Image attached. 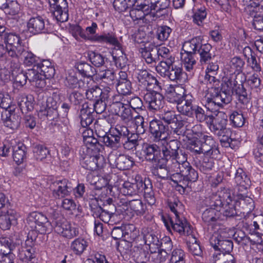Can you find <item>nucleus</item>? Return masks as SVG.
I'll list each match as a JSON object with an SVG mask.
<instances>
[{
  "mask_svg": "<svg viewBox=\"0 0 263 263\" xmlns=\"http://www.w3.org/2000/svg\"><path fill=\"white\" fill-rule=\"evenodd\" d=\"M102 151L100 149H82L80 151L83 167L90 171L101 168L105 164Z\"/></svg>",
  "mask_w": 263,
  "mask_h": 263,
  "instance_id": "nucleus-1",
  "label": "nucleus"
},
{
  "mask_svg": "<svg viewBox=\"0 0 263 263\" xmlns=\"http://www.w3.org/2000/svg\"><path fill=\"white\" fill-rule=\"evenodd\" d=\"M197 48V38L194 37L185 42L180 52L181 60L188 72L193 74L196 71V60L195 57Z\"/></svg>",
  "mask_w": 263,
  "mask_h": 263,
  "instance_id": "nucleus-2",
  "label": "nucleus"
},
{
  "mask_svg": "<svg viewBox=\"0 0 263 263\" xmlns=\"http://www.w3.org/2000/svg\"><path fill=\"white\" fill-rule=\"evenodd\" d=\"M213 117L212 115L204 114L203 110L198 107V121L201 128V133L198 134V146L200 145V148H216L215 143L212 137L202 133L209 128L213 122Z\"/></svg>",
  "mask_w": 263,
  "mask_h": 263,
  "instance_id": "nucleus-3",
  "label": "nucleus"
},
{
  "mask_svg": "<svg viewBox=\"0 0 263 263\" xmlns=\"http://www.w3.org/2000/svg\"><path fill=\"white\" fill-rule=\"evenodd\" d=\"M52 224L55 232L63 237L71 239L79 234L78 229L72 227L70 224L58 212L53 211L51 215Z\"/></svg>",
  "mask_w": 263,
  "mask_h": 263,
  "instance_id": "nucleus-4",
  "label": "nucleus"
},
{
  "mask_svg": "<svg viewBox=\"0 0 263 263\" xmlns=\"http://www.w3.org/2000/svg\"><path fill=\"white\" fill-rule=\"evenodd\" d=\"M162 219L168 231L172 229L180 235H189L193 233L191 226L182 215H176L174 217L163 216Z\"/></svg>",
  "mask_w": 263,
  "mask_h": 263,
  "instance_id": "nucleus-5",
  "label": "nucleus"
},
{
  "mask_svg": "<svg viewBox=\"0 0 263 263\" xmlns=\"http://www.w3.org/2000/svg\"><path fill=\"white\" fill-rule=\"evenodd\" d=\"M27 223L31 229H36L41 234L49 233L52 231L53 227L45 215L36 212H32L29 215L27 218Z\"/></svg>",
  "mask_w": 263,
  "mask_h": 263,
  "instance_id": "nucleus-6",
  "label": "nucleus"
},
{
  "mask_svg": "<svg viewBox=\"0 0 263 263\" xmlns=\"http://www.w3.org/2000/svg\"><path fill=\"white\" fill-rule=\"evenodd\" d=\"M116 132L112 134H105L100 137V142H102L106 146L117 147L120 146L119 143L121 138L125 140L127 136L129 135V132L125 126L117 125L115 128Z\"/></svg>",
  "mask_w": 263,
  "mask_h": 263,
  "instance_id": "nucleus-7",
  "label": "nucleus"
},
{
  "mask_svg": "<svg viewBox=\"0 0 263 263\" xmlns=\"http://www.w3.org/2000/svg\"><path fill=\"white\" fill-rule=\"evenodd\" d=\"M0 42L4 43L9 48V56L13 58L23 50L24 47L20 35L16 33L6 31L1 35Z\"/></svg>",
  "mask_w": 263,
  "mask_h": 263,
  "instance_id": "nucleus-8",
  "label": "nucleus"
},
{
  "mask_svg": "<svg viewBox=\"0 0 263 263\" xmlns=\"http://www.w3.org/2000/svg\"><path fill=\"white\" fill-rule=\"evenodd\" d=\"M39 97H42V100L39 99L37 101V105L41 107L39 116L44 115L50 120H54L60 116L57 110V102L52 97L47 98L43 96Z\"/></svg>",
  "mask_w": 263,
  "mask_h": 263,
  "instance_id": "nucleus-9",
  "label": "nucleus"
},
{
  "mask_svg": "<svg viewBox=\"0 0 263 263\" xmlns=\"http://www.w3.org/2000/svg\"><path fill=\"white\" fill-rule=\"evenodd\" d=\"M149 132L158 142L156 146L160 148V144L164 145L165 139L170 134V127L169 126L163 124L161 120L155 119L149 123Z\"/></svg>",
  "mask_w": 263,
  "mask_h": 263,
  "instance_id": "nucleus-10",
  "label": "nucleus"
},
{
  "mask_svg": "<svg viewBox=\"0 0 263 263\" xmlns=\"http://www.w3.org/2000/svg\"><path fill=\"white\" fill-rule=\"evenodd\" d=\"M245 11L253 17V28L257 30H263V6L256 3H251L245 7Z\"/></svg>",
  "mask_w": 263,
  "mask_h": 263,
  "instance_id": "nucleus-11",
  "label": "nucleus"
},
{
  "mask_svg": "<svg viewBox=\"0 0 263 263\" xmlns=\"http://www.w3.org/2000/svg\"><path fill=\"white\" fill-rule=\"evenodd\" d=\"M139 85L146 92L152 89H161V84L157 79L146 70H140L137 73Z\"/></svg>",
  "mask_w": 263,
  "mask_h": 263,
  "instance_id": "nucleus-12",
  "label": "nucleus"
},
{
  "mask_svg": "<svg viewBox=\"0 0 263 263\" xmlns=\"http://www.w3.org/2000/svg\"><path fill=\"white\" fill-rule=\"evenodd\" d=\"M50 10L56 18L60 22H65L68 20V6L66 0H49Z\"/></svg>",
  "mask_w": 263,
  "mask_h": 263,
  "instance_id": "nucleus-13",
  "label": "nucleus"
},
{
  "mask_svg": "<svg viewBox=\"0 0 263 263\" xmlns=\"http://www.w3.org/2000/svg\"><path fill=\"white\" fill-rule=\"evenodd\" d=\"M21 119L19 110L16 106L11 107L9 111L4 110L2 113V120L5 125L13 130L20 127Z\"/></svg>",
  "mask_w": 263,
  "mask_h": 263,
  "instance_id": "nucleus-14",
  "label": "nucleus"
},
{
  "mask_svg": "<svg viewBox=\"0 0 263 263\" xmlns=\"http://www.w3.org/2000/svg\"><path fill=\"white\" fill-rule=\"evenodd\" d=\"M144 100L148 105V109L153 111L159 110L164 104L163 96L156 90L147 91L144 93Z\"/></svg>",
  "mask_w": 263,
  "mask_h": 263,
  "instance_id": "nucleus-15",
  "label": "nucleus"
},
{
  "mask_svg": "<svg viewBox=\"0 0 263 263\" xmlns=\"http://www.w3.org/2000/svg\"><path fill=\"white\" fill-rule=\"evenodd\" d=\"M97 29L98 25L95 22H92L91 25L87 27L85 30L79 25H76L72 29L73 35L76 39L79 36L84 40L95 42L97 36L98 35V34H96Z\"/></svg>",
  "mask_w": 263,
  "mask_h": 263,
  "instance_id": "nucleus-16",
  "label": "nucleus"
},
{
  "mask_svg": "<svg viewBox=\"0 0 263 263\" xmlns=\"http://www.w3.org/2000/svg\"><path fill=\"white\" fill-rule=\"evenodd\" d=\"M187 95L182 85H170L167 91L166 98L168 102L173 103H180Z\"/></svg>",
  "mask_w": 263,
  "mask_h": 263,
  "instance_id": "nucleus-17",
  "label": "nucleus"
},
{
  "mask_svg": "<svg viewBox=\"0 0 263 263\" xmlns=\"http://www.w3.org/2000/svg\"><path fill=\"white\" fill-rule=\"evenodd\" d=\"M69 184L70 183L66 179L54 182L51 186V187L53 189V196L56 198L60 199L69 195L72 190Z\"/></svg>",
  "mask_w": 263,
  "mask_h": 263,
  "instance_id": "nucleus-18",
  "label": "nucleus"
},
{
  "mask_svg": "<svg viewBox=\"0 0 263 263\" xmlns=\"http://www.w3.org/2000/svg\"><path fill=\"white\" fill-rule=\"evenodd\" d=\"M26 72L28 80L32 86L41 89L46 86V81L39 68H36V65L31 69H28Z\"/></svg>",
  "mask_w": 263,
  "mask_h": 263,
  "instance_id": "nucleus-19",
  "label": "nucleus"
},
{
  "mask_svg": "<svg viewBox=\"0 0 263 263\" xmlns=\"http://www.w3.org/2000/svg\"><path fill=\"white\" fill-rule=\"evenodd\" d=\"M234 179L236 184L235 193L247 192L250 185V180L242 168H239L236 170Z\"/></svg>",
  "mask_w": 263,
  "mask_h": 263,
  "instance_id": "nucleus-20",
  "label": "nucleus"
},
{
  "mask_svg": "<svg viewBox=\"0 0 263 263\" xmlns=\"http://www.w3.org/2000/svg\"><path fill=\"white\" fill-rule=\"evenodd\" d=\"M247 192H236L235 203L238 208H241L245 212L248 213L253 211L255 208L254 202L250 197L246 195Z\"/></svg>",
  "mask_w": 263,
  "mask_h": 263,
  "instance_id": "nucleus-21",
  "label": "nucleus"
},
{
  "mask_svg": "<svg viewBox=\"0 0 263 263\" xmlns=\"http://www.w3.org/2000/svg\"><path fill=\"white\" fill-rule=\"evenodd\" d=\"M219 215V212L217 210L209 208L203 211L202 214V219L205 224L211 226L213 229L221 224Z\"/></svg>",
  "mask_w": 263,
  "mask_h": 263,
  "instance_id": "nucleus-22",
  "label": "nucleus"
},
{
  "mask_svg": "<svg viewBox=\"0 0 263 263\" xmlns=\"http://www.w3.org/2000/svg\"><path fill=\"white\" fill-rule=\"evenodd\" d=\"M210 205L218 208L224 206L228 200L231 201L230 191L228 189L223 188L218 191V195H213L211 199Z\"/></svg>",
  "mask_w": 263,
  "mask_h": 263,
  "instance_id": "nucleus-23",
  "label": "nucleus"
},
{
  "mask_svg": "<svg viewBox=\"0 0 263 263\" xmlns=\"http://www.w3.org/2000/svg\"><path fill=\"white\" fill-rule=\"evenodd\" d=\"M142 179L137 175L134 182L125 181L122 184V191L125 195H133L140 193L142 190Z\"/></svg>",
  "mask_w": 263,
  "mask_h": 263,
  "instance_id": "nucleus-24",
  "label": "nucleus"
},
{
  "mask_svg": "<svg viewBox=\"0 0 263 263\" xmlns=\"http://www.w3.org/2000/svg\"><path fill=\"white\" fill-rule=\"evenodd\" d=\"M227 122L228 120L224 118L223 114L217 115L215 118L213 117V122L209 129L217 136H224L227 132Z\"/></svg>",
  "mask_w": 263,
  "mask_h": 263,
  "instance_id": "nucleus-25",
  "label": "nucleus"
},
{
  "mask_svg": "<svg viewBox=\"0 0 263 263\" xmlns=\"http://www.w3.org/2000/svg\"><path fill=\"white\" fill-rule=\"evenodd\" d=\"M193 98L192 95L187 94L180 103L177 104V109L180 113L192 116L194 112L196 118H197V109H194L192 104Z\"/></svg>",
  "mask_w": 263,
  "mask_h": 263,
  "instance_id": "nucleus-26",
  "label": "nucleus"
},
{
  "mask_svg": "<svg viewBox=\"0 0 263 263\" xmlns=\"http://www.w3.org/2000/svg\"><path fill=\"white\" fill-rule=\"evenodd\" d=\"M123 232L124 241L123 245H125L127 246V250H130L132 247V242L134 241L137 237L139 230L136 228L135 225L133 224H127L124 225Z\"/></svg>",
  "mask_w": 263,
  "mask_h": 263,
  "instance_id": "nucleus-27",
  "label": "nucleus"
},
{
  "mask_svg": "<svg viewBox=\"0 0 263 263\" xmlns=\"http://www.w3.org/2000/svg\"><path fill=\"white\" fill-rule=\"evenodd\" d=\"M27 27L29 31L34 34L45 32L46 30L45 19L41 16L32 17L29 20Z\"/></svg>",
  "mask_w": 263,
  "mask_h": 263,
  "instance_id": "nucleus-28",
  "label": "nucleus"
},
{
  "mask_svg": "<svg viewBox=\"0 0 263 263\" xmlns=\"http://www.w3.org/2000/svg\"><path fill=\"white\" fill-rule=\"evenodd\" d=\"M162 155L163 157L166 160L172 158L173 163L175 165V166H178V168L181 170L180 163H181V166H187L189 162L186 161V158L184 155H182V160H180V157L178 156V153L176 151V149H162Z\"/></svg>",
  "mask_w": 263,
  "mask_h": 263,
  "instance_id": "nucleus-29",
  "label": "nucleus"
},
{
  "mask_svg": "<svg viewBox=\"0 0 263 263\" xmlns=\"http://www.w3.org/2000/svg\"><path fill=\"white\" fill-rule=\"evenodd\" d=\"M98 202V201L95 199L92 200L90 203V209L93 213L92 215L95 218H99L100 220L105 223H108L114 216L102 210V206L99 205Z\"/></svg>",
  "mask_w": 263,
  "mask_h": 263,
  "instance_id": "nucleus-30",
  "label": "nucleus"
},
{
  "mask_svg": "<svg viewBox=\"0 0 263 263\" xmlns=\"http://www.w3.org/2000/svg\"><path fill=\"white\" fill-rule=\"evenodd\" d=\"M92 108L90 106L88 103H85L82 105L80 112L81 125L86 127L89 126L94 120Z\"/></svg>",
  "mask_w": 263,
  "mask_h": 263,
  "instance_id": "nucleus-31",
  "label": "nucleus"
},
{
  "mask_svg": "<svg viewBox=\"0 0 263 263\" xmlns=\"http://www.w3.org/2000/svg\"><path fill=\"white\" fill-rule=\"evenodd\" d=\"M94 42L113 45L116 48L121 47L115 33L113 32H104L101 34H98Z\"/></svg>",
  "mask_w": 263,
  "mask_h": 263,
  "instance_id": "nucleus-32",
  "label": "nucleus"
},
{
  "mask_svg": "<svg viewBox=\"0 0 263 263\" xmlns=\"http://www.w3.org/2000/svg\"><path fill=\"white\" fill-rule=\"evenodd\" d=\"M212 94V102L219 106L228 104L232 101V97L229 93L219 88H214Z\"/></svg>",
  "mask_w": 263,
  "mask_h": 263,
  "instance_id": "nucleus-33",
  "label": "nucleus"
},
{
  "mask_svg": "<svg viewBox=\"0 0 263 263\" xmlns=\"http://www.w3.org/2000/svg\"><path fill=\"white\" fill-rule=\"evenodd\" d=\"M16 223V217L15 212L10 210L6 213H3L0 215V227L4 230L10 229L12 224Z\"/></svg>",
  "mask_w": 263,
  "mask_h": 263,
  "instance_id": "nucleus-34",
  "label": "nucleus"
},
{
  "mask_svg": "<svg viewBox=\"0 0 263 263\" xmlns=\"http://www.w3.org/2000/svg\"><path fill=\"white\" fill-rule=\"evenodd\" d=\"M36 68H39L43 78L50 79L55 74V69L51 62L48 60L40 61L39 64L36 65Z\"/></svg>",
  "mask_w": 263,
  "mask_h": 263,
  "instance_id": "nucleus-35",
  "label": "nucleus"
},
{
  "mask_svg": "<svg viewBox=\"0 0 263 263\" xmlns=\"http://www.w3.org/2000/svg\"><path fill=\"white\" fill-rule=\"evenodd\" d=\"M16 54L17 55H15L14 58H20L23 59L24 64L28 66L32 65L34 66L37 65L40 61L38 57L31 52L26 50L24 47L22 52Z\"/></svg>",
  "mask_w": 263,
  "mask_h": 263,
  "instance_id": "nucleus-36",
  "label": "nucleus"
},
{
  "mask_svg": "<svg viewBox=\"0 0 263 263\" xmlns=\"http://www.w3.org/2000/svg\"><path fill=\"white\" fill-rule=\"evenodd\" d=\"M180 167L181 170H180V171L181 172H184L183 168H184L185 170H186V172H188V174L185 175L186 180L187 181V186L191 189H196V181L197 180V172L191 166H190L189 163L187 166H181V163Z\"/></svg>",
  "mask_w": 263,
  "mask_h": 263,
  "instance_id": "nucleus-37",
  "label": "nucleus"
},
{
  "mask_svg": "<svg viewBox=\"0 0 263 263\" xmlns=\"http://www.w3.org/2000/svg\"><path fill=\"white\" fill-rule=\"evenodd\" d=\"M170 4V0H158L152 3V9L155 11L156 18L160 17L167 14L166 9Z\"/></svg>",
  "mask_w": 263,
  "mask_h": 263,
  "instance_id": "nucleus-38",
  "label": "nucleus"
},
{
  "mask_svg": "<svg viewBox=\"0 0 263 263\" xmlns=\"http://www.w3.org/2000/svg\"><path fill=\"white\" fill-rule=\"evenodd\" d=\"M214 233L210 238V243L211 246H216V243H218V237H222L223 238H230L231 234H229V230L227 228L219 226L213 228Z\"/></svg>",
  "mask_w": 263,
  "mask_h": 263,
  "instance_id": "nucleus-39",
  "label": "nucleus"
},
{
  "mask_svg": "<svg viewBox=\"0 0 263 263\" xmlns=\"http://www.w3.org/2000/svg\"><path fill=\"white\" fill-rule=\"evenodd\" d=\"M112 57L117 67L123 68L126 65L127 58L121 48H117L112 51Z\"/></svg>",
  "mask_w": 263,
  "mask_h": 263,
  "instance_id": "nucleus-40",
  "label": "nucleus"
},
{
  "mask_svg": "<svg viewBox=\"0 0 263 263\" xmlns=\"http://www.w3.org/2000/svg\"><path fill=\"white\" fill-rule=\"evenodd\" d=\"M232 92L236 95L237 98L240 103L245 105H247L249 103L250 98L243 85H239L238 87L234 88Z\"/></svg>",
  "mask_w": 263,
  "mask_h": 263,
  "instance_id": "nucleus-41",
  "label": "nucleus"
},
{
  "mask_svg": "<svg viewBox=\"0 0 263 263\" xmlns=\"http://www.w3.org/2000/svg\"><path fill=\"white\" fill-rule=\"evenodd\" d=\"M76 67L80 73L84 77H92L96 72L95 69L90 64L84 61L78 62L76 65Z\"/></svg>",
  "mask_w": 263,
  "mask_h": 263,
  "instance_id": "nucleus-42",
  "label": "nucleus"
},
{
  "mask_svg": "<svg viewBox=\"0 0 263 263\" xmlns=\"http://www.w3.org/2000/svg\"><path fill=\"white\" fill-rule=\"evenodd\" d=\"M98 78L102 82L111 86L116 82L115 74L113 70L107 69L100 70L98 73Z\"/></svg>",
  "mask_w": 263,
  "mask_h": 263,
  "instance_id": "nucleus-43",
  "label": "nucleus"
},
{
  "mask_svg": "<svg viewBox=\"0 0 263 263\" xmlns=\"http://www.w3.org/2000/svg\"><path fill=\"white\" fill-rule=\"evenodd\" d=\"M235 200H232L231 197V201H227L226 204L223 206L224 211H223V214L227 217H233L236 215H238L239 212V208L236 205Z\"/></svg>",
  "mask_w": 263,
  "mask_h": 263,
  "instance_id": "nucleus-44",
  "label": "nucleus"
},
{
  "mask_svg": "<svg viewBox=\"0 0 263 263\" xmlns=\"http://www.w3.org/2000/svg\"><path fill=\"white\" fill-rule=\"evenodd\" d=\"M16 250L18 257L23 261H31L34 257V250L33 248H24L20 246H17Z\"/></svg>",
  "mask_w": 263,
  "mask_h": 263,
  "instance_id": "nucleus-45",
  "label": "nucleus"
},
{
  "mask_svg": "<svg viewBox=\"0 0 263 263\" xmlns=\"http://www.w3.org/2000/svg\"><path fill=\"white\" fill-rule=\"evenodd\" d=\"M234 257L230 253H220L214 254L211 263H235Z\"/></svg>",
  "mask_w": 263,
  "mask_h": 263,
  "instance_id": "nucleus-46",
  "label": "nucleus"
},
{
  "mask_svg": "<svg viewBox=\"0 0 263 263\" xmlns=\"http://www.w3.org/2000/svg\"><path fill=\"white\" fill-rule=\"evenodd\" d=\"M16 245L12 243V240L8 237L0 238V255L9 251H15Z\"/></svg>",
  "mask_w": 263,
  "mask_h": 263,
  "instance_id": "nucleus-47",
  "label": "nucleus"
},
{
  "mask_svg": "<svg viewBox=\"0 0 263 263\" xmlns=\"http://www.w3.org/2000/svg\"><path fill=\"white\" fill-rule=\"evenodd\" d=\"M128 205L137 215H143L146 210V204H144L140 199L129 201Z\"/></svg>",
  "mask_w": 263,
  "mask_h": 263,
  "instance_id": "nucleus-48",
  "label": "nucleus"
},
{
  "mask_svg": "<svg viewBox=\"0 0 263 263\" xmlns=\"http://www.w3.org/2000/svg\"><path fill=\"white\" fill-rule=\"evenodd\" d=\"M142 234L145 245L148 246L153 245L157 247L160 246V241L154 232L146 229L143 230Z\"/></svg>",
  "mask_w": 263,
  "mask_h": 263,
  "instance_id": "nucleus-49",
  "label": "nucleus"
},
{
  "mask_svg": "<svg viewBox=\"0 0 263 263\" xmlns=\"http://www.w3.org/2000/svg\"><path fill=\"white\" fill-rule=\"evenodd\" d=\"M87 242L83 238H78L71 244V249L77 255H81L87 247Z\"/></svg>",
  "mask_w": 263,
  "mask_h": 263,
  "instance_id": "nucleus-50",
  "label": "nucleus"
},
{
  "mask_svg": "<svg viewBox=\"0 0 263 263\" xmlns=\"http://www.w3.org/2000/svg\"><path fill=\"white\" fill-rule=\"evenodd\" d=\"M107 100V97L106 94H104L101 99L97 100L92 104L89 103L90 106L92 108V112L95 111L97 114L103 112L106 107V101Z\"/></svg>",
  "mask_w": 263,
  "mask_h": 263,
  "instance_id": "nucleus-51",
  "label": "nucleus"
},
{
  "mask_svg": "<svg viewBox=\"0 0 263 263\" xmlns=\"http://www.w3.org/2000/svg\"><path fill=\"white\" fill-rule=\"evenodd\" d=\"M215 250L225 253H230L233 248V243L230 239L220 241V242L216 243V246H212Z\"/></svg>",
  "mask_w": 263,
  "mask_h": 263,
  "instance_id": "nucleus-52",
  "label": "nucleus"
},
{
  "mask_svg": "<svg viewBox=\"0 0 263 263\" xmlns=\"http://www.w3.org/2000/svg\"><path fill=\"white\" fill-rule=\"evenodd\" d=\"M175 61L162 60L156 66V70L162 77H166V75Z\"/></svg>",
  "mask_w": 263,
  "mask_h": 263,
  "instance_id": "nucleus-53",
  "label": "nucleus"
},
{
  "mask_svg": "<svg viewBox=\"0 0 263 263\" xmlns=\"http://www.w3.org/2000/svg\"><path fill=\"white\" fill-rule=\"evenodd\" d=\"M182 69L174 64L171 66L166 77H167L171 81H177L180 80L182 78Z\"/></svg>",
  "mask_w": 263,
  "mask_h": 263,
  "instance_id": "nucleus-54",
  "label": "nucleus"
},
{
  "mask_svg": "<svg viewBox=\"0 0 263 263\" xmlns=\"http://www.w3.org/2000/svg\"><path fill=\"white\" fill-rule=\"evenodd\" d=\"M29 99H31V96H21L18 98L17 103L22 112L33 109L32 103Z\"/></svg>",
  "mask_w": 263,
  "mask_h": 263,
  "instance_id": "nucleus-55",
  "label": "nucleus"
},
{
  "mask_svg": "<svg viewBox=\"0 0 263 263\" xmlns=\"http://www.w3.org/2000/svg\"><path fill=\"white\" fill-rule=\"evenodd\" d=\"M136 2V0H114L113 5L116 10L124 12Z\"/></svg>",
  "mask_w": 263,
  "mask_h": 263,
  "instance_id": "nucleus-56",
  "label": "nucleus"
},
{
  "mask_svg": "<svg viewBox=\"0 0 263 263\" xmlns=\"http://www.w3.org/2000/svg\"><path fill=\"white\" fill-rule=\"evenodd\" d=\"M127 102L129 107L132 108L139 114L141 111L145 110V107L143 105V102L139 97H135Z\"/></svg>",
  "mask_w": 263,
  "mask_h": 263,
  "instance_id": "nucleus-57",
  "label": "nucleus"
},
{
  "mask_svg": "<svg viewBox=\"0 0 263 263\" xmlns=\"http://www.w3.org/2000/svg\"><path fill=\"white\" fill-rule=\"evenodd\" d=\"M116 167L120 170H126L129 168L132 162L124 155H119L115 160Z\"/></svg>",
  "mask_w": 263,
  "mask_h": 263,
  "instance_id": "nucleus-58",
  "label": "nucleus"
},
{
  "mask_svg": "<svg viewBox=\"0 0 263 263\" xmlns=\"http://www.w3.org/2000/svg\"><path fill=\"white\" fill-rule=\"evenodd\" d=\"M102 89L96 86L87 89L85 92L86 97L88 100L96 101L101 99Z\"/></svg>",
  "mask_w": 263,
  "mask_h": 263,
  "instance_id": "nucleus-59",
  "label": "nucleus"
},
{
  "mask_svg": "<svg viewBox=\"0 0 263 263\" xmlns=\"http://www.w3.org/2000/svg\"><path fill=\"white\" fill-rule=\"evenodd\" d=\"M3 10H4L5 13L7 14L15 15L20 11V5L17 2L9 0L6 6V8H4Z\"/></svg>",
  "mask_w": 263,
  "mask_h": 263,
  "instance_id": "nucleus-60",
  "label": "nucleus"
},
{
  "mask_svg": "<svg viewBox=\"0 0 263 263\" xmlns=\"http://www.w3.org/2000/svg\"><path fill=\"white\" fill-rule=\"evenodd\" d=\"M91 63L96 67H100L104 63V58L99 53L90 51L88 53Z\"/></svg>",
  "mask_w": 263,
  "mask_h": 263,
  "instance_id": "nucleus-61",
  "label": "nucleus"
},
{
  "mask_svg": "<svg viewBox=\"0 0 263 263\" xmlns=\"http://www.w3.org/2000/svg\"><path fill=\"white\" fill-rule=\"evenodd\" d=\"M118 92L123 95L129 94L132 90V84L129 81H118L116 85Z\"/></svg>",
  "mask_w": 263,
  "mask_h": 263,
  "instance_id": "nucleus-62",
  "label": "nucleus"
},
{
  "mask_svg": "<svg viewBox=\"0 0 263 263\" xmlns=\"http://www.w3.org/2000/svg\"><path fill=\"white\" fill-rule=\"evenodd\" d=\"M230 119L235 127H240L244 125L245 118L241 112L236 111H233L230 116Z\"/></svg>",
  "mask_w": 263,
  "mask_h": 263,
  "instance_id": "nucleus-63",
  "label": "nucleus"
},
{
  "mask_svg": "<svg viewBox=\"0 0 263 263\" xmlns=\"http://www.w3.org/2000/svg\"><path fill=\"white\" fill-rule=\"evenodd\" d=\"M184 253L181 249H175L172 252L170 263H185Z\"/></svg>",
  "mask_w": 263,
  "mask_h": 263,
  "instance_id": "nucleus-64",
  "label": "nucleus"
}]
</instances>
